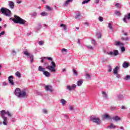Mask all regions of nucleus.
Instances as JSON below:
<instances>
[{"mask_svg": "<svg viewBox=\"0 0 130 130\" xmlns=\"http://www.w3.org/2000/svg\"><path fill=\"white\" fill-rule=\"evenodd\" d=\"M98 38H101V34H97L96 35Z\"/></svg>", "mask_w": 130, "mask_h": 130, "instance_id": "53", "label": "nucleus"}, {"mask_svg": "<svg viewBox=\"0 0 130 130\" xmlns=\"http://www.w3.org/2000/svg\"><path fill=\"white\" fill-rule=\"evenodd\" d=\"M86 79L87 80H91V75H90V74H86Z\"/></svg>", "mask_w": 130, "mask_h": 130, "instance_id": "32", "label": "nucleus"}, {"mask_svg": "<svg viewBox=\"0 0 130 130\" xmlns=\"http://www.w3.org/2000/svg\"><path fill=\"white\" fill-rule=\"evenodd\" d=\"M108 27L110 28V30H112V26L111 23H108Z\"/></svg>", "mask_w": 130, "mask_h": 130, "instance_id": "43", "label": "nucleus"}, {"mask_svg": "<svg viewBox=\"0 0 130 130\" xmlns=\"http://www.w3.org/2000/svg\"><path fill=\"white\" fill-rule=\"evenodd\" d=\"M119 69V66L116 67L113 69V73H114V74H117Z\"/></svg>", "mask_w": 130, "mask_h": 130, "instance_id": "19", "label": "nucleus"}, {"mask_svg": "<svg viewBox=\"0 0 130 130\" xmlns=\"http://www.w3.org/2000/svg\"><path fill=\"white\" fill-rule=\"evenodd\" d=\"M99 20L100 22H103L104 21V18H103L102 16H99Z\"/></svg>", "mask_w": 130, "mask_h": 130, "instance_id": "40", "label": "nucleus"}, {"mask_svg": "<svg viewBox=\"0 0 130 130\" xmlns=\"http://www.w3.org/2000/svg\"><path fill=\"white\" fill-rule=\"evenodd\" d=\"M69 110L71 111H73L74 110L73 106H69Z\"/></svg>", "mask_w": 130, "mask_h": 130, "instance_id": "50", "label": "nucleus"}, {"mask_svg": "<svg viewBox=\"0 0 130 130\" xmlns=\"http://www.w3.org/2000/svg\"><path fill=\"white\" fill-rule=\"evenodd\" d=\"M40 15L42 16H47L48 15V13L47 12H41Z\"/></svg>", "mask_w": 130, "mask_h": 130, "instance_id": "28", "label": "nucleus"}, {"mask_svg": "<svg viewBox=\"0 0 130 130\" xmlns=\"http://www.w3.org/2000/svg\"><path fill=\"white\" fill-rule=\"evenodd\" d=\"M8 115V116L10 117H12V115L8 111H6L5 110H2L0 111V116H1V118L4 120L3 124L4 125L7 126L8 124V118L7 117H5V115Z\"/></svg>", "mask_w": 130, "mask_h": 130, "instance_id": "2", "label": "nucleus"}, {"mask_svg": "<svg viewBox=\"0 0 130 130\" xmlns=\"http://www.w3.org/2000/svg\"><path fill=\"white\" fill-rule=\"evenodd\" d=\"M45 90L46 91L52 92H53L52 86L51 85H46L45 86Z\"/></svg>", "mask_w": 130, "mask_h": 130, "instance_id": "12", "label": "nucleus"}, {"mask_svg": "<svg viewBox=\"0 0 130 130\" xmlns=\"http://www.w3.org/2000/svg\"><path fill=\"white\" fill-rule=\"evenodd\" d=\"M39 45H40V46H43L44 45V42L42 41H40V42H39Z\"/></svg>", "mask_w": 130, "mask_h": 130, "instance_id": "46", "label": "nucleus"}, {"mask_svg": "<svg viewBox=\"0 0 130 130\" xmlns=\"http://www.w3.org/2000/svg\"><path fill=\"white\" fill-rule=\"evenodd\" d=\"M30 35H31V33L30 32H28V33H27V36H30Z\"/></svg>", "mask_w": 130, "mask_h": 130, "instance_id": "63", "label": "nucleus"}, {"mask_svg": "<svg viewBox=\"0 0 130 130\" xmlns=\"http://www.w3.org/2000/svg\"><path fill=\"white\" fill-rule=\"evenodd\" d=\"M102 95H103V99L105 100H108V95L106 91H102Z\"/></svg>", "mask_w": 130, "mask_h": 130, "instance_id": "14", "label": "nucleus"}, {"mask_svg": "<svg viewBox=\"0 0 130 130\" xmlns=\"http://www.w3.org/2000/svg\"><path fill=\"white\" fill-rule=\"evenodd\" d=\"M115 46H124V43H122L118 41V42H115Z\"/></svg>", "mask_w": 130, "mask_h": 130, "instance_id": "23", "label": "nucleus"}, {"mask_svg": "<svg viewBox=\"0 0 130 130\" xmlns=\"http://www.w3.org/2000/svg\"><path fill=\"white\" fill-rule=\"evenodd\" d=\"M126 19L130 20V13L128 14L127 15H125L124 17L123 18V21L124 23H127V21Z\"/></svg>", "mask_w": 130, "mask_h": 130, "instance_id": "13", "label": "nucleus"}, {"mask_svg": "<svg viewBox=\"0 0 130 130\" xmlns=\"http://www.w3.org/2000/svg\"><path fill=\"white\" fill-rule=\"evenodd\" d=\"M95 43V40L94 39L92 40V44L94 45Z\"/></svg>", "mask_w": 130, "mask_h": 130, "instance_id": "59", "label": "nucleus"}, {"mask_svg": "<svg viewBox=\"0 0 130 130\" xmlns=\"http://www.w3.org/2000/svg\"><path fill=\"white\" fill-rule=\"evenodd\" d=\"M99 3V0H95V4H98Z\"/></svg>", "mask_w": 130, "mask_h": 130, "instance_id": "58", "label": "nucleus"}, {"mask_svg": "<svg viewBox=\"0 0 130 130\" xmlns=\"http://www.w3.org/2000/svg\"><path fill=\"white\" fill-rule=\"evenodd\" d=\"M120 129H121V130H124V127H123V126L120 127Z\"/></svg>", "mask_w": 130, "mask_h": 130, "instance_id": "60", "label": "nucleus"}, {"mask_svg": "<svg viewBox=\"0 0 130 130\" xmlns=\"http://www.w3.org/2000/svg\"><path fill=\"white\" fill-rule=\"evenodd\" d=\"M41 28H42L41 24L39 23L38 26L36 27V30L37 31H39L40 29H41Z\"/></svg>", "mask_w": 130, "mask_h": 130, "instance_id": "29", "label": "nucleus"}, {"mask_svg": "<svg viewBox=\"0 0 130 130\" xmlns=\"http://www.w3.org/2000/svg\"><path fill=\"white\" fill-rule=\"evenodd\" d=\"M121 109L122 110H126V108L123 106L121 107Z\"/></svg>", "mask_w": 130, "mask_h": 130, "instance_id": "57", "label": "nucleus"}, {"mask_svg": "<svg viewBox=\"0 0 130 130\" xmlns=\"http://www.w3.org/2000/svg\"><path fill=\"white\" fill-rule=\"evenodd\" d=\"M64 118H69V117H68V116L66 115H64Z\"/></svg>", "mask_w": 130, "mask_h": 130, "instance_id": "64", "label": "nucleus"}, {"mask_svg": "<svg viewBox=\"0 0 130 130\" xmlns=\"http://www.w3.org/2000/svg\"><path fill=\"white\" fill-rule=\"evenodd\" d=\"M9 7L11 9H13L14 8V2L12 1H9Z\"/></svg>", "mask_w": 130, "mask_h": 130, "instance_id": "18", "label": "nucleus"}, {"mask_svg": "<svg viewBox=\"0 0 130 130\" xmlns=\"http://www.w3.org/2000/svg\"><path fill=\"white\" fill-rule=\"evenodd\" d=\"M108 72H111L112 71V67L110 65H108Z\"/></svg>", "mask_w": 130, "mask_h": 130, "instance_id": "42", "label": "nucleus"}, {"mask_svg": "<svg viewBox=\"0 0 130 130\" xmlns=\"http://www.w3.org/2000/svg\"><path fill=\"white\" fill-rule=\"evenodd\" d=\"M90 121H91L93 123H95L97 125H100L101 124V121L100 118L95 117L94 116L90 117Z\"/></svg>", "mask_w": 130, "mask_h": 130, "instance_id": "7", "label": "nucleus"}, {"mask_svg": "<svg viewBox=\"0 0 130 130\" xmlns=\"http://www.w3.org/2000/svg\"><path fill=\"white\" fill-rule=\"evenodd\" d=\"M116 109V107L115 106H111V110H114Z\"/></svg>", "mask_w": 130, "mask_h": 130, "instance_id": "51", "label": "nucleus"}, {"mask_svg": "<svg viewBox=\"0 0 130 130\" xmlns=\"http://www.w3.org/2000/svg\"><path fill=\"white\" fill-rule=\"evenodd\" d=\"M11 54L13 55H15L16 54V52L15 51V50H13L11 52Z\"/></svg>", "mask_w": 130, "mask_h": 130, "instance_id": "44", "label": "nucleus"}, {"mask_svg": "<svg viewBox=\"0 0 130 130\" xmlns=\"http://www.w3.org/2000/svg\"><path fill=\"white\" fill-rule=\"evenodd\" d=\"M114 75H117V78L118 79H119V78H120V75L119 74H118V73H117V74H114Z\"/></svg>", "mask_w": 130, "mask_h": 130, "instance_id": "56", "label": "nucleus"}, {"mask_svg": "<svg viewBox=\"0 0 130 130\" xmlns=\"http://www.w3.org/2000/svg\"><path fill=\"white\" fill-rule=\"evenodd\" d=\"M15 75L16 77H17L18 78H21V73H20L19 71L16 72Z\"/></svg>", "mask_w": 130, "mask_h": 130, "instance_id": "27", "label": "nucleus"}, {"mask_svg": "<svg viewBox=\"0 0 130 130\" xmlns=\"http://www.w3.org/2000/svg\"><path fill=\"white\" fill-rule=\"evenodd\" d=\"M23 53H24V55H25L26 56H27V58H29V59L30 60V62L32 63L33 62V60H34L33 55L29 53L28 52V51H24Z\"/></svg>", "mask_w": 130, "mask_h": 130, "instance_id": "8", "label": "nucleus"}, {"mask_svg": "<svg viewBox=\"0 0 130 130\" xmlns=\"http://www.w3.org/2000/svg\"><path fill=\"white\" fill-rule=\"evenodd\" d=\"M83 80H79V81H77V85L78 86H81L82 85L83 83Z\"/></svg>", "mask_w": 130, "mask_h": 130, "instance_id": "24", "label": "nucleus"}, {"mask_svg": "<svg viewBox=\"0 0 130 130\" xmlns=\"http://www.w3.org/2000/svg\"><path fill=\"white\" fill-rule=\"evenodd\" d=\"M108 55L112 56H117L119 55V51L117 50H114L113 51H110V52L107 53Z\"/></svg>", "mask_w": 130, "mask_h": 130, "instance_id": "9", "label": "nucleus"}, {"mask_svg": "<svg viewBox=\"0 0 130 130\" xmlns=\"http://www.w3.org/2000/svg\"><path fill=\"white\" fill-rule=\"evenodd\" d=\"M129 66V64L126 61L123 62V64H122V67L124 69L127 68Z\"/></svg>", "mask_w": 130, "mask_h": 130, "instance_id": "17", "label": "nucleus"}, {"mask_svg": "<svg viewBox=\"0 0 130 130\" xmlns=\"http://www.w3.org/2000/svg\"><path fill=\"white\" fill-rule=\"evenodd\" d=\"M114 14L117 15V16H120L121 13L119 11H114Z\"/></svg>", "mask_w": 130, "mask_h": 130, "instance_id": "31", "label": "nucleus"}, {"mask_svg": "<svg viewBox=\"0 0 130 130\" xmlns=\"http://www.w3.org/2000/svg\"><path fill=\"white\" fill-rule=\"evenodd\" d=\"M21 2H22L21 1H19V0L16 1V3H17L18 4H21Z\"/></svg>", "mask_w": 130, "mask_h": 130, "instance_id": "55", "label": "nucleus"}, {"mask_svg": "<svg viewBox=\"0 0 130 130\" xmlns=\"http://www.w3.org/2000/svg\"><path fill=\"white\" fill-rule=\"evenodd\" d=\"M60 27H62V30H66L67 29V27L65 24L62 23L60 24Z\"/></svg>", "mask_w": 130, "mask_h": 130, "instance_id": "25", "label": "nucleus"}, {"mask_svg": "<svg viewBox=\"0 0 130 130\" xmlns=\"http://www.w3.org/2000/svg\"><path fill=\"white\" fill-rule=\"evenodd\" d=\"M38 71L43 73V75L45 76L46 77H50V73L48 71H45V69L42 68L41 66H39Z\"/></svg>", "mask_w": 130, "mask_h": 130, "instance_id": "6", "label": "nucleus"}, {"mask_svg": "<svg viewBox=\"0 0 130 130\" xmlns=\"http://www.w3.org/2000/svg\"><path fill=\"white\" fill-rule=\"evenodd\" d=\"M75 19H77V20H79V19H82V17L81 16L80 13H78V14H77V15H76Z\"/></svg>", "mask_w": 130, "mask_h": 130, "instance_id": "22", "label": "nucleus"}, {"mask_svg": "<svg viewBox=\"0 0 130 130\" xmlns=\"http://www.w3.org/2000/svg\"><path fill=\"white\" fill-rule=\"evenodd\" d=\"M91 0H85L84 1H83L82 2V5H85L86 4L89 3V2Z\"/></svg>", "mask_w": 130, "mask_h": 130, "instance_id": "35", "label": "nucleus"}, {"mask_svg": "<svg viewBox=\"0 0 130 130\" xmlns=\"http://www.w3.org/2000/svg\"><path fill=\"white\" fill-rule=\"evenodd\" d=\"M77 88L76 84H72V86L68 85L67 87V90L68 91H72L75 90Z\"/></svg>", "mask_w": 130, "mask_h": 130, "instance_id": "10", "label": "nucleus"}, {"mask_svg": "<svg viewBox=\"0 0 130 130\" xmlns=\"http://www.w3.org/2000/svg\"><path fill=\"white\" fill-rule=\"evenodd\" d=\"M122 32H123V35H124L125 36H127V32H124V30L122 31Z\"/></svg>", "mask_w": 130, "mask_h": 130, "instance_id": "52", "label": "nucleus"}, {"mask_svg": "<svg viewBox=\"0 0 130 130\" xmlns=\"http://www.w3.org/2000/svg\"><path fill=\"white\" fill-rule=\"evenodd\" d=\"M11 122H14L15 121L14 118H11Z\"/></svg>", "mask_w": 130, "mask_h": 130, "instance_id": "61", "label": "nucleus"}, {"mask_svg": "<svg viewBox=\"0 0 130 130\" xmlns=\"http://www.w3.org/2000/svg\"><path fill=\"white\" fill-rule=\"evenodd\" d=\"M125 47H121V52H124L125 51Z\"/></svg>", "mask_w": 130, "mask_h": 130, "instance_id": "45", "label": "nucleus"}, {"mask_svg": "<svg viewBox=\"0 0 130 130\" xmlns=\"http://www.w3.org/2000/svg\"><path fill=\"white\" fill-rule=\"evenodd\" d=\"M73 1V0H67L66 1V2H64L63 4V7H68V6H69V4L70 3H72Z\"/></svg>", "mask_w": 130, "mask_h": 130, "instance_id": "16", "label": "nucleus"}, {"mask_svg": "<svg viewBox=\"0 0 130 130\" xmlns=\"http://www.w3.org/2000/svg\"><path fill=\"white\" fill-rule=\"evenodd\" d=\"M116 8H120L121 6L119 3H116V4L114 5Z\"/></svg>", "mask_w": 130, "mask_h": 130, "instance_id": "38", "label": "nucleus"}, {"mask_svg": "<svg viewBox=\"0 0 130 130\" xmlns=\"http://www.w3.org/2000/svg\"><path fill=\"white\" fill-rule=\"evenodd\" d=\"M61 51H62V52H67V49H64V48H63V49H62Z\"/></svg>", "mask_w": 130, "mask_h": 130, "instance_id": "54", "label": "nucleus"}, {"mask_svg": "<svg viewBox=\"0 0 130 130\" xmlns=\"http://www.w3.org/2000/svg\"><path fill=\"white\" fill-rule=\"evenodd\" d=\"M112 119H113V120L115 121L116 122H117L121 120V118L118 117V116H115L112 118Z\"/></svg>", "mask_w": 130, "mask_h": 130, "instance_id": "20", "label": "nucleus"}, {"mask_svg": "<svg viewBox=\"0 0 130 130\" xmlns=\"http://www.w3.org/2000/svg\"><path fill=\"white\" fill-rule=\"evenodd\" d=\"M14 94L19 99L25 98L27 96L26 90L23 89L21 90L19 88H16L15 89Z\"/></svg>", "mask_w": 130, "mask_h": 130, "instance_id": "3", "label": "nucleus"}, {"mask_svg": "<svg viewBox=\"0 0 130 130\" xmlns=\"http://www.w3.org/2000/svg\"><path fill=\"white\" fill-rule=\"evenodd\" d=\"M121 40H123V41H128L129 39L128 37H126V38L122 37Z\"/></svg>", "mask_w": 130, "mask_h": 130, "instance_id": "41", "label": "nucleus"}, {"mask_svg": "<svg viewBox=\"0 0 130 130\" xmlns=\"http://www.w3.org/2000/svg\"><path fill=\"white\" fill-rule=\"evenodd\" d=\"M10 20H12L13 22L16 23V24L25 25V23H26V20L23 19L22 18H21L19 16H18L17 15H14V19L10 18Z\"/></svg>", "mask_w": 130, "mask_h": 130, "instance_id": "4", "label": "nucleus"}, {"mask_svg": "<svg viewBox=\"0 0 130 130\" xmlns=\"http://www.w3.org/2000/svg\"><path fill=\"white\" fill-rule=\"evenodd\" d=\"M13 79H14V77L12 76H10L8 77L9 83L11 84V86H14V81H13Z\"/></svg>", "mask_w": 130, "mask_h": 130, "instance_id": "11", "label": "nucleus"}, {"mask_svg": "<svg viewBox=\"0 0 130 130\" xmlns=\"http://www.w3.org/2000/svg\"><path fill=\"white\" fill-rule=\"evenodd\" d=\"M42 112L44 114H47V113L48 112V111L47 109H43V110H42Z\"/></svg>", "mask_w": 130, "mask_h": 130, "instance_id": "36", "label": "nucleus"}, {"mask_svg": "<svg viewBox=\"0 0 130 130\" xmlns=\"http://www.w3.org/2000/svg\"><path fill=\"white\" fill-rule=\"evenodd\" d=\"M3 86H8V83L7 82H4L3 83Z\"/></svg>", "mask_w": 130, "mask_h": 130, "instance_id": "48", "label": "nucleus"}, {"mask_svg": "<svg viewBox=\"0 0 130 130\" xmlns=\"http://www.w3.org/2000/svg\"><path fill=\"white\" fill-rule=\"evenodd\" d=\"M87 47L89 50H92L93 49V47L91 46H87Z\"/></svg>", "mask_w": 130, "mask_h": 130, "instance_id": "47", "label": "nucleus"}, {"mask_svg": "<svg viewBox=\"0 0 130 130\" xmlns=\"http://www.w3.org/2000/svg\"><path fill=\"white\" fill-rule=\"evenodd\" d=\"M117 127L116 126L113 124V123H111L110 125L108 126V128L110 129H115Z\"/></svg>", "mask_w": 130, "mask_h": 130, "instance_id": "21", "label": "nucleus"}, {"mask_svg": "<svg viewBox=\"0 0 130 130\" xmlns=\"http://www.w3.org/2000/svg\"><path fill=\"white\" fill-rule=\"evenodd\" d=\"M2 14H3L5 16L10 17L12 16V12L8 9L2 7L1 9Z\"/></svg>", "mask_w": 130, "mask_h": 130, "instance_id": "5", "label": "nucleus"}, {"mask_svg": "<svg viewBox=\"0 0 130 130\" xmlns=\"http://www.w3.org/2000/svg\"><path fill=\"white\" fill-rule=\"evenodd\" d=\"M77 44H80V40H79V39H78V40L77 41Z\"/></svg>", "mask_w": 130, "mask_h": 130, "instance_id": "62", "label": "nucleus"}, {"mask_svg": "<svg viewBox=\"0 0 130 130\" xmlns=\"http://www.w3.org/2000/svg\"><path fill=\"white\" fill-rule=\"evenodd\" d=\"M46 9H47L49 11H51V8L49 7L48 6H46Z\"/></svg>", "mask_w": 130, "mask_h": 130, "instance_id": "49", "label": "nucleus"}, {"mask_svg": "<svg viewBox=\"0 0 130 130\" xmlns=\"http://www.w3.org/2000/svg\"><path fill=\"white\" fill-rule=\"evenodd\" d=\"M122 99H124V95L121 94H118L117 96V101H119L122 100Z\"/></svg>", "mask_w": 130, "mask_h": 130, "instance_id": "15", "label": "nucleus"}, {"mask_svg": "<svg viewBox=\"0 0 130 130\" xmlns=\"http://www.w3.org/2000/svg\"><path fill=\"white\" fill-rule=\"evenodd\" d=\"M48 59L49 60H51V66H48V62H44V66H47L46 67V69L47 70H49L51 73H56V63L52 61V58L51 57H44L43 59Z\"/></svg>", "mask_w": 130, "mask_h": 130, "instance_id": "1", "label": "nucleus"}, {"mask_svg": "<svg viewBox=\"0 0 130 130\" xmlns=\"http://www.w3.org/2000/svg\"><path fill=\"white\" fill-rule=\"evenodd\" d=\"M74 75L75 76H78V73L77 72V71L75 69L73 70Z\"/></svg>", "mask_w": 130, "mask_h": 130, "instance_id": "37", "label": "nucleus"}, {"mask_svg": "<svg viewBox=\"0 0 130 130\" xmlns=\"http://www.w3.org/2000/svg\"><path fill=\"white\" fill-rule=\"evenodd\" d=\"M29 15L32 17H36L37 16H38V13H37L36 12H33L29 14Z\"/></svg>", "mask_w": 130, "mask_h": 130, "instance_id": "26", "label": "nucleus"}, {"mask_svg": "<svg viewBox=\"0 0 130 130\" xmlns=\"http://www.w3.org/2000/svg\"><path fill=\"white\" fill-rule=\"evenodd\" d=\"M2 29V26H0V29ZM5 31H3L1 32L0 33V37H1L2 36L5 35Z\"/></svg>", "mask_w": 130, "mask_h": 130, "instance_id": "39", "label": "nucleus"}, {"mask_svg": "<svg viewBox=\"0 0 130 130\" xmlns=\"http://www.w3.org/2000/svg\"><path fill=\"white\" fill-rule=\"evenodd\" d=\"M123 80H124L125 81L130 80V75H126V76L124 77Z\"/></svg>", "mask_w": 130, "mask_h": 130, "instance_id": "30", "label": "nucleus"}, {"mask_svg": "<svg viewBox=\"0 0 130 130\" xmlns=\"http://www.w3.org/2000/svg\"><path fill=\"white\" fill-rule=\"evenodd\" d=\"M60 103H62V105H65L66 103H67L66 102V101L64 99H61L60 100Z\"/></svg>", "mask_w": 130, "mask_h": 130, "instance_id": "33", "label": "nucleus"}, {"mask_svg": "<svg viewBox=\"0 0 130 130\" xmlns=\"http://www.w3.org/2000/svg\"><path fill=\"white\" fill-rule=\"evenodd\" d=\"M105 119H110L111 118H110V116L108 115V114H105Z\"/></svg>", "mask_w": 130, "mask_h": 130, "instance_id": "34", "label": "nucleus"}]
</instances>
